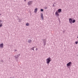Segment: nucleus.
Wrapping results in <instances>:
<instances>
[{"label":"nucleus","instance_id":"nucleus-19","mask_svg":"<svg viewBox=\"0 0 78 78\" xmlns=\"http://www.w3.org/2000/svg\"><path fill=\"white\" fill-rule=\"evenodd\" d=\"M37 48H36V51H37Z\"/></svg>","mask_w":78,"mask_h":78},{"label":"nucleus","instance_id":"nucleus-4","mask_svg":"<svg viewBox=\"0 0 78 78\" xmlns=\"http://www.w3.org/2000/svg\"><path fill=\"white\" fill-rule=\"evenodd\" d=\"M69 22L70 23H71V24H72L73 20L72 19V18H69Z\"/></svg>","mask_w":78,"mask_h":78},{"label":"nucleus","instance_id":"nucleus-11","mask_svg":"<svg viewBox=\"0 0 78 78\" xmlns=\"http://www.w3.org/2000/svg\"><path fill=\"white\" fill-rule=\"evenodd\" d=\"M76 20H73V23H75V22Z\"/></svg>","mask_w":78,"mask_h":78},{"label":"nucleus","instance_id":"nucleus-3","mask_svg":"<svg viewBox=\"0 0 78 78\" xmlns=\"http://www.w3.org/2000/svg\"><path fill=\"white\" fill-rule=\"evenodd\" d=\"M71 64H72V62H69L66 65L67 67H68V66H71Z\"/></svg>","mask_w":78,"mask_h":78},{"label":"nucleus","instance_id":"nucleus-10","mask_svg":"<svg viewBox=\"0 0 78 78\" xmlns=\"http://www.w3.org/2000/svg\"><path fill=\"white\" fill-rule=\"evenodd\" d=\"M26 25L27 26H29V25H30V24H29V23H27L26 24Z\"/></svg>","mask_w":78,"mask_h":78},{"label":"nucleus","instance_id":"nucleus-5","mask_svg":"<svg viewBox=\"0 0 78 78\" xmlns=\"http://www.w3.org/2000/svg\"><path fill=\"white\" fill-rule=\"evenodd\" d=\"M41 19H42V20H44V15H43V13H41Z\"/></svg>","mask_w":78,"mask_h":78},{"label":"nucleus","instance_id":"nucleus-7","mask_svg":"<svg viewBox=\"0 0 78 78\" xmlns=\"http://www.w3.org/2000/svg\"><path fill=\"white\" fill-rule=\"evenodd\" d=\"M0 47H1V48H3V44H0Z\"/></svg>","mask_w":78,"mask_h":78},{"label":"nucleus","instance_id":"nucleus-21","mask_svg":"<svg viewBox=\"0 0 78 78\" xmlns=\"http://www.w3.org/2000/svg\"><path fill=\"white\" fill-rule=\"evenodd\" d=\"M44 45H45L46 44V43H45V44H44Z\"/></svg>","mask_w":78,"mask_h":78},{"label":"nucleus","instance_id":"nucleus-17","mask_svg":"<svg viewBox=\"0 0 78 78\" xmlns=\"http://www.w3.org/2000/svg\"><path fill=\"white\" fill-rule=\"evenodd\" d=\"M2 27V24H0V27Z\"/></svg>","mask_w":78,"mask_h":78},{"label":"nucleus","instance_id":"nucleus-2","mask_svg":"<svg viewBox=\"0 0 78 78\" xmlns=\"http://www.w3.org/2000/svg\"><path fill=\"white\" fill-rule=\"evenodd\" d=\"M51 61V58L49 57V58H47L46 59V62L47 64H49L50 62V61Z\"/></svg>","mask_w":78,"mask_h":78},{"label":"nucleus","instance_id":"nucleus-24","mask_svg":"<svg viewBox=\"0 0 78 78\" xmlns=\"http://www.w3.org/2000/svg\"><path fill=\"white\" fill-rule=\"evenodd\" d=\"M19 55H20V54H19Z\"/></svg>","mask_w":78,"mask_h":78},{"label":"nucleus","instance_id":"nucleus-20","mask_svg":"<svg viewBox=\"0 0 78 78\" xmlns=\"http://www.w3.org/2000/svg\"><path fill=\"white\" fill-rule=\"evenodd\" d=\"M27 0H24V1L25 2Z\"/></svg>","mask_w":78,"mask_h":78},{"label":"nucleus","instance_id":"nucleus-16","mask_svg":"<svg viewBox=\"0 0 78 78\" xmlns=\"http://www.w3.org/2000/svg\"><path fill=\"white\" fill-rule=\"evenodd\" d=\"M44 9H47V7H44Z\"/></svg>","mask_w":78,"mask_h":78},{"label":"nucleus","instance_id":"nucleus-8","mask_svg":"<svg viewBox=\"0 0 78 78\" xmlns=\"http://www.w3.org/2000/svg\"><path fill=\"white\" fill-rule=\"evenodd\" d=\"M32 42V40H31L29 39L28 41V42L29 43H31Z\"/></svg>","mask_w":78,"mask_h":78},{"label":"nucleus","instance_id":"nucleus-15","mask_svg":"<svg viewBox=\"0 0 78 78\" xmlns=\"http://www.w3.org/2000/svg\"><path fill=\"white\" fill-rule=\"evenodd\" d=\"M78 43V41H76L75 42V44H77Z\"/></svg>","mask_w":78,"mask_h":78},{"label":"nucleus","instance_id":"nucleus-22","mask_svg":"<svg viewBox=\"0 0 78 78\" xmlns=\"http://www.w3.org/2000/svg\"><path fill=\"white\" fill-rule=\"evenodd\" d=\"M77 38H78V36L77 37Z\"/></svg>","mask_w":78,"mask_h":78},{"label":"nucleus","instance_id":"nucleus-6","mask_svg":"<svg viewBox=\"0 0 78 78\" xmlns=\"http://www.w3.org/2000/svg\"><path fill=\"white\" fill-rule=\"evenodd\" d=\"M32 1H29V2H28V5H31L32 4Z\"/></svg>","mask_w":78,"mask_h":78},{"label":"nucleus","instance_id":"nucleus-23","mask_svg":"<svg viewBox=\"0 0 78 78\" xmlns=\"http://www.w3.org/2000/svg\"><path fill=\"white\" fill-rule=\"evenodd\" d=\"M0 15H1V14H0Z\"/></svg>","mask_w":78,"mask_h":78},{"label":"nucleus","instance_id":"nucleus-12","mask_svg":"<svg viewBox=\"0 0 78 78\" xmlns=\"http://www.w3.org/2000/svg\"><path fill=\"white\" fill-rule=\"evenodd\" d=\"M0 24H3V22L1 20H0Z\"/></svg>","mask_w":78,"mask_h":78},{"label":"nucleus","instance_id":"nucleus-9","mask_svg":"<svg viewBox=\"0 0 78 78\" xmlns=\"http://www.w3.org/2000/svg\"><path fill=\"white\" fill-rule=\"evenodd\" d=\"M37 8H36V9H35V11H34V12H37Z\"/></svg>","mask_w":78,"mask_h":78},{"label":"nucleus","instance_id":"nucleus-13","mask_svg":"<svg viewBox=\"0 0 78 78\" xmlns=\"http://www.w3.org/2000/svg\"><path fill=\"white\" fill-rule=\"evenodd\" d=\"M34 48H35V47H33L32 48H31L32 50H34Z\"/></svg>","mask_w":78,"mask_h":78},{"label":"nucleus","instance_id":"nucleus-14","mask_svg":"<svg viewBox=\"0 0 78 78\" xmlns=\"http://www.w3.org/2000/svg\"><path fill=\"white\" fill-rule=\"evenodd\" d=\"M41 11H44V9H41Z\"/></svg>","mask_w":78,"mask_h":78},{"label":"nucleus","instance_id":"nucleus-1","mask_svg":"<svg viewBox=\"0 0 78 78\" xmlns=\"http://www.w3.org/2000/svg\"><path fill=\"white\" fill-rule=\"evenodd\" d=\"M62 10L61 9H59L58 10V11H56L55 12V14L56 16H59V14L58 13L59 12H61Z\"/></svg>","mask_w":78,"mask_h":78},{"label":"nucleus","instance_id":"nucleus-18","mask_svg":"<svg viewBox=\"0 0 78 78\" xmlns=\"http://www.w3.org/2000/svg\"><path fill=\"white\" fill-rule=\"evenodd\" d=\"M15 51H17V50H15Z\"/></svg>","mask_w":78,"mask_h":78}]
</instances>
